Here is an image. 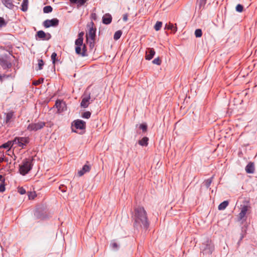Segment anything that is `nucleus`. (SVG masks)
Returning <instances> with one entry per match:
<instances>
[{
  "label": "nucleus",
  "instance_id": "obj_37",
  "mask_svg": "<svg viewBox=\"0 0 257 257\" xmlns=\"http://www.w3.org/2000/svg\"><path fill=\"white\" fill-rule=\"evenodd\" d=\"M57 54L56 52H53L51 56V60L52 61V63L55 65L56 62L58 61L57 59Z\"/></svg>",
  "mask_w": 257,
  "mask_h": 257
},
{
  "label": "nucleus",
  "instance_id": "obj_53",
  "mask_svg": "<svg viewBox=\"0 0 257 257\" xmlns=\"http://www.w3.org/2000/svg\"><path fill=\"white\" fill-rule=\"evenodd\" d=\"M4 162V152H3V156H0V163Z\"/></svg>",
  "mask_w": 257,
  "mask_h": 257
},
{
  "label": "nucleus",
  "instance_id": "obj_36",
  "mask_svg": "<svg viewBox=\"0 0 257 257\" xmlns=\"http://www.w3.org/2000/svg\"><path fill=\"white\" fill-rule=\"evenodd\" d=\"M8 24V22L6 21L4 18L0 17V28L5 27Z\"/></svg>",
  "mask_w": 257,
  "mask_h": 257
},
{
  "label": "nucleus",
  "instance_id": "obj_14",
  "mask_svg": "<svg viewBox=\"0 0 257 257\" xmlns=\"http://www.w3.org/2000/svg\"><path fill=\"white\" fill-rule=\"evenodd\" d=\"M91 166L88 161L83 166L82 169L78 171V174L79 176H83L85 173L89 172L91 169Z\"/></svg>",
  "mask_w": 257,
  "mask_h": 257
},
{
  "label": "nucleus",
  "instance_id": "obj_55",
  "mask_svg": "<svg viewBox=\"0 0 257 257\" xmlns=\"http://www.w3.org/2000/svg\"><path fill=\"white\" fill-rule=\"evenodd\" d=\"M64 185H61L60 187H59V189L61 190V191L63 192H65L66 191L64 189H62L61 188L62 187H64Z\"/></svg>",
  "mask_w": 257,
  "mask_h": 257
},
{
  "label": "nucleus",
  "instance_id": "obj_26",
  "mask_svg": "<svg viewBox=\"0 0 257 257\" xmlns=\"http://www.w3.org/2000/svg\"><path fill=\"white\" fill-rule=\"evenodd\" d=\"M229 202L227 200L221 202L218 206V209L219 210H223L225 209L226 207L228 205Z\"/></svg>",
  "mask_w": 257,
  "mask_h": 257
},
{
  "label": "nucleus",
  "instance_id": "obj_23",
  "mask_svg": "<svg viewBox=\"0 0 257 257\" xmlns=\"http://www.w3.org/2000/svg\"><path fill=\"white\" fill-rule=\"evenodd\" d=\"M75 53L79 55L82 56V49L81 46L83 45V43H77L76 42H75Z\"/></svg>",
  "mask_w": 257,
  "mask_h": 257
},
{
  "label": "nucleus",
  "instance_id": "obj_33",
  "mask_svg": "<svg viewBox=\"0 0 257 257\" xmlns=\"http://www.w3.org/2000/svg\"><path fill=\"white\" fill-rule=\"evenodd\" d=\"M53 8L51 6H47L44 7L43 12L44 13L48 14L52 12Z\"/></svg>",
  "mask_w": 257,
  "mask_h": 257
},
{
  "label": "nucleus",
  "instance_id": "obj_17",
  "mask_svg": "<svg viewBox=\"0 0 257 257\" xmlns=\"http://www.w3.org/2000/svg\"><path fill=\"white\" fill-rule=\"evenodd\" d=\"M112 16L109 13H106L103 15L102 18V23L105 25H109L112 22Z\"/></svg>",
  "mask_w": 257,
  "mask_h": 257
},
{
  "label": "nucleus",
  "instance_id": "obj_24",
  "mask_svg": "<svg viewBox=\"0 0 257 257\" xmlns=\"http://www.w3.org/2000/svg\"><path fill=\"white\" fill-rule=\"evenodd\" d=\"M34 215L38 219H43L45 218V215L42 212V211L39 209H37L35 210Z\"/></svg>",
  "mask_w": 257,
  "mask_h": 257
},
{
  "label": "nucleus",
  "instance_id": "obj_48",
  "mask_svg": "<svg viewBox=\"0 0 257 257\" xmlns=\"http://www.w3.org/2000/svg\"><path fill=\"white\" fill-rule=\"evenodd\" d=\"M36 195H33L31 192H28V197L29 199H34Z\"/></svg>",
  "mask_w": 257,
  "mask_h": 257
},
{
  "label": "nucleus",
  "instance_id": "obj_27",
  "mask_svg": "<svg viewBox=\"0 0 257 257\" xmlns=\"http://www.w3.org/2000/svg\"><path fill=\"white\" fill-rule=\"evenodd\" d=\"M28 8V0H23V3L21 5V10L23 12H26L27 11Z\"/></svg>",
  "mask_w": 257,
  "mask_h": 257
},
{
  "label": "nucleus",
  "instance_id": "obj_59",
  "mask_svg": "<svg viewBox=\"0 0 257 257\" xmlns=\"http://www.w3.org/2000/svg\"><path fill=\"white\" fill-rule=\"evenodd\" d=\"M8 155H10L9 154V152H8V153L7 154Z\"/></svg>",
  "mask_w": 257,
  "mask_h": 257
},
{
  "label": "nucleus",
  "instance_id": "obj_38",
  "mask_svg": "<svg viewBox=\"0 0 257 257\" xmlns=\"http://www.w3.org/2000/svg\"><path fill=\"white\" fill-rule=\"evenodd\" d=\"M139 128L142 130L143 132L145 133L147 131L148 125L146 123H143L140 125Z\"/></svg>",
  "mask_w": 257,
  "mask_h": 257
},
{
  "label": "nucleus",
  "instance_id": "obj_50",
  "mask_svg": "<svg viewBox=\"0 0 257 257\" xmlns=\"http://www.w3.org/2000/svg\"><path fill=\"white\" fill-rule=\"evenodd\" d=\"M91 18L93 20H96L97 19V15L95 13H92L91 15Z\"/></svg>",
  "mask_w": 257,
  "mask_h": 257
},
{
  "label": "nucleus",
  "instance_id": "obj_49",
  "mask_svg": "<svg viewBox=\"0 0 257 257\" xmlns=\"http://www.w3.org/2000/svg\"><path fill=\"white\" fill-rule=\"evenodd\" d=\"M88 0H78L79 6H82L85 4V3Z\"/></svg>",
  "mask_w": 257,
  "mask_h": 257
},
{
  "label": "nucleus",
  "instance_id": "obj_52",
  "mask_svg": "<svg viewBox=\"0 0 257 257\" xmlns=\"http://www.w3.org/2000/svg\"><path fill=\"white\" fill-rule=\"evenodd\" d=\"M71 4H78V6H79V2L78 0H69Z\"/></svg>",
  "mask_w": 257,
  "mask_h": 257
},
{
  "label": "nucleus",
  "instance_id": "obj_39",
  "mask_svg": "<svg viewBox=\"0 0 257 257\" xmlns=\"http://www.w3.org/2000/svg\"><path fill=\"white\" fill-rule=\"evenodd\" d=\"M162 26V22L160 21H157L154 26V29L156 31H159Z\"/></svg>",
  "mask_w": 257,
  "mask_h": 257
},
{
  "label": "nucleus",
  "instance_id": "obj_10",
  "mask_svg": "<svg viewBox=\"0 0 257 257\" xmlns=\"http://www.w3.org/2000/svg\"><path fill=\"white\" fill-rule=\"evenodd\" d=\"M13 141L14 144L23 148L29 143L30 139L28 137H16Z\"/></svg>",
  "mask_w": 257,
  "mask_h": 257
},
{
  "label": "nucleus",
  "instance_id": "obj_28",
  "mask_svg": "<svg viewBox=\"0 0 257 257\" xmlns=\"http://www.w3.org/2000/svg\"><path fill=\"white\" fill-rule=\"evenodd\" d=\"M214 178V176H212L211 177L205 180L204 182H203V184L207 188H208L211 183L213 181V179Z\"/></svg>",
  "mask_w": 257,
  "mask_h": 257
},
{
  "label": "nucleus",
  "instance_id": "obj_21",
  "mask_svg": "<svg viewBox=\"0 0 257 257\" xmlns=\"http://www.w3.org/2000/svg\"><path fill=\"white\" fill-rule=\"evenodd\" d=\"M2 2L7 8L10 9H13L14 7L13 0H2Z\"/></svg>",
  "mask_w": 257,
  "mask_h": 257
},
{
  "label": "nucleus",
  "instance_id": "obj_40",
  "mask_svg": "<svg viewBox=\"0 0 257 257\" xmlns=\"http://www.w3.org/2000/svg\"><path fill=\"white\" fill-rule=\"evenodd\" d=\"M202 35V32L201 29H197L195 31V36L196 38H200Z\"/></svg>",
  "mask_w": 257,
  "mask_h": 257
},
{
  "label": "nucleus",
  "instance_id": "obj_8",
  "mask_svg": "<svg viewBox=\"0 0 257 257\" xmlns=\"http://www.w3.org/2000/svg\"><path fill=\"white\" fill-rule=\"evenodd\" d=\"M87 27L89 28L88 33L86 34V38L89 39H95L96 29L94 26V24L92 21L88 23Z\"/></svg>",
  "mask_w": 257,
  "mask_h": 257
},
{
  "label": "nucleus",
  "instance_id": "obj_15",
  "mask_svg": "<svg viewBox=\"0 0 257 257\" xmlns=\"http://www.w3.org/2000/svg\"><path fill=\"white\" fill-rule=\"evenodd\" d=\"M5 114L6 115L5 122L7 124H10L15 118L13 111H10L8 113H5Z\"/></svg>",
  "mask_w": 257,
  "mask_h": 257
},
{
  "label": "nucleus",
  "instance_id": "obj_47",
  "mask_svg": "<svg viewBox=\"0 0 257 257\" xmlns=\"http://www.w3.org/2000/svg\"><path fill=\"white\" fill-rule=\"evenodd\" d=\"M98 94V95L99 94V91H98V89L97 88H93L92 89V95H93V96H95L96 94Z\"/></svg>",
  "mask_w": 257,
  "mask_h": 257
},
{
  "label": "nucleus",
  "instance_id": "obj_46",
  "mask_svg": "<svg viewBox=\"0 0 257 257\" xmlns=\"http://www.w3.org/2000/svg\"><path fill=\"white\" fill-rule=\"evenodd\" d=\"M110 246L113 249H117L118 248V245L117 244V243L116 242H115L111 243Z\"/></svg>",
  "mask_w": 257,
  "mask_h": 257
},
{
  "label": "nucleus",
  "instance_id": "obj_5",
  "mask_svg": "<svg viewBox=\"0 0 257 257\" xmlns=\"http://www.w3.org/2000/svg\"><path fill=\"white\" fill-rule=\"evenodd\" d=\"M0 65L4 69L11 68L12 67L10 57L8 54H5L0 57Z\"/></svg>",
  "mask_w": 257,
  "mask_h": 257
},
{
  "label": "nucleus",
  "instance_id": "obj_32",
  "mask_svg": "<svg viewBox=\"0 0 257 257\" xmlns=\"http://www.w3.org/2000/svg\"><path fill=\"white\" fill-rule=\"evenodd\" d=\"M81 49H82V57H85V56H88V54H87V47L86 46V45L84 44H83V45L81 46Z\"/></svg>",
  "mask_w": 257,
  "mask_h": 257
},
{
  "label": "nucleus",
  "instance_id": "obj_42",
  "mask_svg": "<svg viewBox=\"0 0 257 257\" xmlns=\"http://www.w3.org/2000/svg\"><path fill=\"white\" fill-rule=\"evenodd\" d=\"M5 179H4L2 181L0 184V192H3L5 191Z\"/></svg>",
  "mask_w": 257,
  "mask_h": 257
},
{
  "label": "nucleus",
  "instance_id": "obj_58",
  "mask_svg": "<svg viewBox=\"0 0 257 257\" xmlns=\"http://www.w3.org/2000/svg\"><path fill=\"white\" fill-rule=\"evenodd\" d=\"M0 156H3V152H0Z\"/></svg>",
  "mask_w": 257,
  "mask_h": 257
},
{
  "label": "nucleus",
  "instance_id": "obj_29",
  "mask_svg": "<svg viewBox=\"0 0 257 257\" xmlns=\"http://www.w3.org/2000/svg\"><path fill=\"white\" fill-rule=\"evenodd\" d=\"M84 33L83 32H81L78 34V38L76 39L75 42H76L77 43H83V36Z\"/></svg>",
  "mask_w": 257,
  "mask_h": 257
},
{
  "label": "nucleus",
  "instance_id": "obj_22",
  "mask_svg": "<svg viewBox=\"0 0 257 257\" xmlns=\"http://www.w3.org/2000/svg\"><path fill=\"white\" fill-rule=\"evenodd\" d=\"M207 0H197L196 4L198 6V11H202L205 8Z\"/></svg>",
  "mask_w": 257,
  "mask_h": 257
},
{
  "label": "nucleus",
  "instance_id": "obj_1",
  "mask_svg": "<svg viewBox=\"0 0 257 257\" xmlns=\"http://www.w3.org/2000/svg\"><path fill=\"white\" fill-rule=\"evenodd\" d=\"M133 225L135 228L137 230L144 229L147 230L150 226V222L148 217L147 213L142 206H138L134 208L132 215Z\"/></svg>",
  "mask_w": 257,
  "mask_h": 257
},
{
  "label": "nucleus",
  "instance_id": "obj_18",
  "mask_svg": "<svg viewBox=\"0 0 257 257\" xmlns=\"http://www.w3.org/2000/svg\"><path fill=\"white\" fill-rule=\"evenodd\" d=\"M245 171L247 173L252 174L254 172V165L253 162H250L245 167Z\"/></svg>",
  "mask_w": 257,
  "mask_h": 257
},
{
  "label": "nucleus",
  "instance_id": "obj_19",
  "mask_svg": "<svg viewBox=\"0 0 257 257\" xmlns=\"http://www.w3.org/2000/svg\"><path fill=\"white\" fill-rule=\"evenodd\" d=\"M14 141H9L7 143L3 144L1 146H0V149H8V150L7 151V152H9L11 148L13 147L14 145Z\"/></svg>",
  "mask_w": 257,
  "mask_h": 257
},
{
  "label": "nucleus",
  "instance_id": "obj_41",
  "mask_svg": "<svg viewBox=\"0 0 257 257\" xmlns=\"http://www.w3.org/2000/svg\"><path fill=\"white\" fill-rule=\"evenodd\" d=\"M244 9L243 6L241 4H238L235 7V10L241 13L243 12Z\"/></svg>",
  "mask_w": 257,
  "mask_h": 257
},
{
  "label": "nucleus",
  "instance_id": "obj_44",
  "mask_svg": "<svg viewBox=\"0 0 257 257\" xmlns=\"http://www.w3.org/2000/svg\"><path fill=\"white\" fill-rule=\"evenodd\" d=\"M44 82V78H40L37 81L33 82V84L35 85H38Z\"/></svg>",
  "mask_w": 257,
  "mask_h": 257
},
{
  "label": "nucleus",
  "instance_id": "obj_51",
  "mask_svg": "<svg viewBox=\"0 0 257 257\" xmlns=\"http://www.w3.org/2000/svg\"><path fill=\"white\" fill-rule=\"evenodd\" d=\"M122 19H123V21H124V22H126L128 20V15L127 14H125L123 15V17H122Z\"/></svg>",
  "mask_w": 257,
  "mask_h": 257
},
{
  "label": "nucleus",
  "instance_id": "obj_54",
  "mask_svg": "<svg viewBox=\"0 0 257 257\" xmlns=\"http://www.w3.org/2000/svg\"><path fill=\"white\" fill-rule=\"evenodd\" d=\"M9 75H6V74H4L3 76H2L1 75H0V81H3V77H9Z\"/></svg>",
  "mask_w": 257,
  "mask_h": 257
},
{
  "label": "nucleus",
  "instance_id": "obj_20",
  "mask_svg": "<svg viewBox=\"0 0 257 257\" xmlns=\"http://www.w3.org/2000/svg\"><path fill=\"white\" fill-rule=\"evenodd\" d=\"M165 29L170 30L173 34H175L177 31V25L175 24V26L171 23L166 24L165 25Z\"/></svg>",
  "mask_w": 257,
  "mask_h": 257
},
{
  "label": "nucleus",
  "instance_id": "obj_16",
  "mask_svg": "<svg viewBox=\"0 0 257 257\" xmlns=\"http://www.w3.org/2000/svg\"><path fill=\"white\" fill-rule=\"evenodd\" d=\"M155 54V51L154 48H148L147 49L146 52L145 58L146 60H150L154 56Z\"/></svg>",
  "mask_w": 257,
  "mask_h": 257
},
{
  "label": "nucleus",
  "instance_id": "obj_34",
  "mask_svg": "<svg viewBox=\"0 0 257 257\" xmlns=\"http://www.w3.org/2000/svg\"><path fill=\"white\" fill-rule=\"evenodd\" d=\"M38 63V68H36V70H40L43 69V67L44 65V62L42 59H39Z\"/></svg>",
  "mask_w": 257,
  "mask_h": 257
},
{
  "label": "nucleus",
  "instance_id": "obj_31",
  "mask_svg": "<svg viewBox=\"0 0 257 257\" xmlns=\"http://www.w3.org/2000/svg\"><path fill=\"white\" fill-rule=\"evenodd\" d=\"M122 34V32L121 30H118L115 32L113 36L114 40L115 41L118 40L120 38Z\"/></svg>",
  "mask_w": 257,
  "mask_h": 257
},
{
  "label": "nucleus",
  "instance_id": "obj_7",
  "mask_svg": "<svg viewBox=\"0 0 257 257\" xmlns=\"http://www.w3.org/2000/svg\"><path fill=\"white\" fill-rule=\"evenodd\" d=\"M74 127L77 130H85L86 128V122L84 120L81 119H76L74 120L71 124V128L73 132L76 133V131L73 130Z\"/></svg>",
  "mask_w": 257,
  "mask_h": 257
},
{
  "label": "nucleus",
  "instance_id": "obj_2",
  "mask_svg": "<svg viewBox=\"0 0 257 257\" xmlns=\"http://www.w3.org/2000/svg\"><path fill=\"white\" fill-rule=\"evenodd\" d=\"M201 252L203 254L211 255L214 250V245L212 240L208 238L206 239L202 243L200 246Z\"/></svg>",
  "mask_w": 257,
  "mask_h": 257
},
{
  "label": "nucleus",
  "instance_id": "obj_60",
  "mask_svg": "<svg viewBox=\"0 0 257 257\" xmlns=\"http://www.w3.org/2000/svg\"><path fill=\"white\" fill-rule=\"evenodd\" d=\"M8 155H10L9 154V152H8V153L7 154Z\"/></svg>",
  "mask_w": 257,
  "mask_h": 257
},
{
  "label": "nucleus",
  "instance_id": "obj_43",
  "mask_svg": "<svg viewBox=\"0 0 257 257\" xmlns=\"http://www.w3.org/2000/svg\"><path fill=\"white\" fill-rule=\"evenodd\" d=\"M152 63L154 64H156L157 65H160L161 64L162 61L159 57H158V58L154 59L153 60Z\"/></svg>",
  "mask_w": 257,
  "mask_h": 257
},
{
  "label": "nucleus",
  "instance_id": "obj_25",
  "mask_svg": "<svg viewBox=\"0 0 257 257\" xmlns=\"http://www.w3.org/2000/svg\"><path fill=\"white\" fill-rule=\"evenodd\" d=\"M149 138L147 137H143L141 140H139L138 144L142 146L147 147L148 145Z\"/></svg>",
  "mask_w": 257,
  "mask_h": 257
},
{
  "label": "nucleus",
  "instance_id": "obj_45",
  "mask_svg": "<svg viewBox=\"0 0 257 257\" xmlns=\"http://www.w3.org/2000/svg\"><path fill=\"white\" fill-rule=\"evenodd\" d=\"M18 192L22 195L25 194L26 193L25 189L23 187H18Z\"/></svg>",
  "mask_w": 257,
  "mask_h": 257
},
{
  "label": "nucleus",
  "instance_id": "obj_12",
  "mask_svg": "<svg viewBox=\"0 0 257 257\" xmlns=\"http://www.w3.org/2000/svg\"><path fill=\"white\" fill-rule=\"evenodd\" d=\"M51 37V35L50 33H45V32L42 30L38 31L35 35L36 40L39 39L43 40H49Z\"/></svg>",
  "mask_w": 257,
  "mask_h": 257
},
{
  "label": "nucleus",
  "instance_id": "obj_11",
  "mask_svg": "<svg viewBox=\"0 0 257 257\" xmlns=\"http://www.w3.org/2000/svg\"><path fill=\"white\" fill-rule=\"evenodd\" d=\"M59 20L57 18H54L51 20H46L43 23V26L46 28H48L51 27H56L59 25Z\"/></svg>",
  "mask_w": 257,
  "mask_h": 257
},
{
  "label": "nucleus",
  "instance_id": "obj_13",
  "mask_svg": "<svg viewBox=\"0 0 257 257\" xmlns=\"http://www.w3.org/2000/svg\"><path fill=\"white\" fill-rule=\"evenodd\" d=\"M57 109V112L60 113L66 110V104L65 101L57 99L54 105Z\"/></svg>",
  "mask_w": 257,
  "mask_h": 257
},
{
  "label": "nucleus",
  "instance_id": "obj_56",
  "mask_svg": "<svg viewBox=\"0 0 257 257\" xmlns=\"http://www.w3.org/2000/svg\"><path fill=\"white\" fill-rule=\"evenodd\" d=\"M4 179V178L3 176L2 175H0V182H1V183L3 180Z\"/></svg>",
  "mask_w": 257,
  "mask_h": 257
},
{
  "label": "nucleus",
  "instance_id": "obj_30",
  "mask_svg": "<svg viewBox=\"0 0 257 257\" xmlns=\"http://www.w3.org/2000/svg\"><path fill=\"white\" fill-rule=\"evenodd\" d=\"M95 40V39H89L88 37L86 38V42L89 44L91 49H92L94 47Z\"/></svg>",
  "mask_w": 257,
  "mask_h": 257
},
{
  "label": "nucleus",
  "instance_id": "obj_6",
  "mask_svg": "<svg viewBox=\"0 0 257 257\" xmlns=\"http://www.w3.org/2000/svg\"><path fill=\"white\" fill-rule=\"evenodd\" d=\"M97 96V93L94 96L91 95V93H89L87 96L82 98L80 103L81 107L83 108H87L90 104V100L91 102H93Z\"/></svg>",
  "mask_w": 257,
  "mask_h": 257
},
{
  "label": "nucleus",
  "instance_id": "obj_9",
  "mask_svg": "<svg viewBox=\"0 0 257 257\" xmlns=\"http://www.w3.org/2000/svg\"><path fill=\"white\" fill-rule=\"evenodd\" d=\"M46 125L43 121H40L37 123H31L27 126V130L29 131H37L43 128Z\"/></svg>",
  "mask_w": 257,
  "mask_h": 257
},
{
  "label": "nucleus",
  "instance_id": "obj_35",
  "mask_svg": "<svg viewBox=\"0 0 257 257\" xmlns=\"http://www.w3.org/2000/svg\"><path fill=\"white\" fill-rule=\"evenodd\" d=\"M91 113L89 111H85L81 114V117L83 118L88 119L90 117Z\"/></svg>",
  "mask_w": 257,
  "mask_h": 257
},
{
  "label": "nucleus",
  "instance_id": "obj_3",
  "mask_svg": "<svg viewBox=\"0 0 257 257\" xmlns=\"http://www.w3.org/2000/svg\"><path fill=\"white\" fill-rule=\"evenodd\" d=\"M33 158L26 159L23 161V163L19 166V172L23 176L27 174L32 169Z\"/></svg>",
  "mask_w": 257,
  "mask_h": 257
},
{
  "label": "nucleus",
  "instance_id": "obj_57",
  "mask_svg": "<svg viewBox=\"0 0 257 257\" xmlns=\"http://www.w3.org/2000/svg\"><path fill=\"white\" fill-rule=\"evenodd\" d=\"M4 162H9L8 158L4 157Z\"/></svg>",
  "mask_w": 257,
  "mask_h": 257
},
{
  "label": "nucleus",
  "instance_id": "obj_4",
  "mask_svg": "<svg viewBox=\"0 0 257 257\" xmlns=\"http://www.w3.org/2000/svg\"><path fill=\"white\" fill-rule=\"evenodd\" d=\"M250 208L251 207L249 205H241L240 212L237 215L238 221H242V223L245 221L246 220V215L250 211Z\"/></svg>",
  "mask_w": 257,
  "mask_h": 257
}]
</instances>
